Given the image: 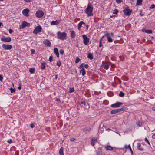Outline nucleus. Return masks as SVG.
I'll return each mask as SVG.
<instances>
[{
  "label": "nucleus",
  "instance_id": "obj_29",
  "mask_svg": "<svg viewBox=\"0 0 155 155\" xmlns=\"http://www.w3.org/2000/svg\"><path fill=\"white\" fill-rule=\"evenodd\" d=\"M136 125L137 126L141 127L142 125V123L141 121H139L137 123Z\"/></svg>",
  "mask_w": 155,
  "mask_h": 155
},
{
  "label": "nucleus",
  "instance_id": "obj_48",
  "mask_svg": "<svg viewBox=\"0 0 155 155\" xmlns=\"http://www.w3.org/2000/svg\"><path fill=\"white\" fill-rule=\"evenodd\" d=\"M102 42H101V41H99V47H102Z\"/></svg>",
  "mask_w": 155,
  "mask_h": 155
},
{
  "label": "nucleus",
  "instance_id": "obj_34",
  "mask_svg": "<svg viewBox=\"0 0 155 155\" xmlns=\"http://www.w3.org/2000/svg\"><path fill=\"white\" fill-rule=\"evenodd\" d=\"M74 87L70 88L69 89V93H72L74 91Z\"/></svg>",
  "mask_w": 155,
  "mask_h": 155
},
{
  "label": "nucleus",
  "instance_id": "obj_45",
  "mask_svg": "<svg viewBox=\"0 0 155 155\" xmlns=\"http://www.w3.org/2000/svg\"><path fill=\"white\" fill-rule=\"evenodd\" d=\"M8 142L9 143H12V140L11 139H9L8 140Z\"/></svg>",
  "mask_w": 155,
  "mask_h": 155
},
{
  "label": "nucleus",
  "instance_id": "obj_24",
  "mask_svg": "<svg viewBox=\"0 0 155 155\" xmlns=\"http://www.w3.org/2000/svg\"><path fill=\"white\" fill-rule=\"evenodd\" d=\"M142 31L148 34H151L152 33V31L150 30H142Z\"/></svg>",
  "mask_w": 155,
  "mask_h": 155
},
{
  "label": "nucleus",
  "instance_id": "obj_18",
  "mask_svg": "<svg viewBox=\"0 0 155 155\" xmlns=\"http://www.w3.org/2000/svg\"><path fill=\"white\" fill-rule=\"evenodd\" d=\"M29 25L30 24L28 23L27 22L24 21L22 22L21 25L22 28H24L26 26H29Z\"/></svg>",
  "mask_w": 155,
  "mask_h": 155
},
{
  "label": "nucleus",
  "instance_id": "obj_15",
  "mask_svg": "<svg viewBox=\"0 0 155 155\" xmlns=\"http://www.w3.org/2000/svg\"><path fill=\"white\" fill-rule=\"evenodd\" d=\"M61 20H57L55 21H52L51 22V25H58L61 21Z\"/></svg>",
  "mask_w": 155,
  "mask_h": 155
},
{
  "label": "nucleus",
  "instance_id": "obj_59",
  "mask_svg": "<svg viewBox=\"0 0 155 155\" xmlns=\"http://www.w3.org/2000/svg\"><path fill=\"white\" fill-rule=\"evenodd\" d=\"M152 109L154 111H155V107H153L152 108Z\"/></svg>",
  "mask_w": 155,
  "mask_h": 155
},
{
  "label": "nucleus",
  "instance_id": "obj_10",
  "mask_svg": "<svg viewBox=\"0 0 155 155\" xmlns=\"http://www.w3.org/2000/svg\"><path fill=\"white\" fill-rule=\"evenodd\" d=\"M44 15V12L41 10L37 11L35 13V15L38 18H41Z\"/></svg>",
  "mask_w": 155,
  "mask_h": 155
},
{
  "label": "nucleus",
  "instance_id": "obj_64",
  "mask_svg": "<svg viewBox=\"0 0 155 155\" xmlns=\"http://www.w3.org/2000/svg\"><path fill=\"white\" fill-rule=\"evenodd\" d=\"M103 41V39L102 38H101L100 40V41H101V42H102Z\"/></svg>",
  "mask_w": 155,
  "mask_h": 155
},
{
  "label": "nucleus",
  "instance_id": "obj_5",
  "mask_svg": "<svg viewBox=\"0 0 155 155\" xmlns=\"http://www.w3.org/2000/svg\"><path fill=\"white\" fill-rule=\"evenodd\" d=\"M83 38V43L85 45H87L89 42L90 39L88 38L87 36L85 35H82Z\"/></svg>",
  "mask_w": 155,
  "mask_h": 155
},
{
  "label": "nucleus",
  "instance_id": "obj_23",
  "mask_svg": "<svg viewBox=\"0 0 155 155\" xmlns=\"http://www.w3.org/2000/svg\"><path fill=\"white\" fill-rule=\"evenodd\" d=\"M97 142V139L96 138H93L92 140L91 144L92 145L94 146L95 143Z\"/></svg>",
  "mask_w": 155,
  "mask_h": 155
},
{
  "label": "nucleus",
  "instance_id": "obj_19",
  "mask_svg": "<svg viewBox=\"0 0 155 155\" xmlns=\"http://www.w3.org/2000/svg\"><path fill=\"white\" fill-rule=\"evenodd\" d=\"M70 36L71 38L73 39L75 37V33L74 31H70Z\"/></svg>",
  "mask_w": 155,
  "mask_h": 155
},
{
  "label": "nucleus",
  "instance_id": "obj_14",
  "mask_svg": "<svg viewBox=\"0 0 155 155\" xmlns=\"http://www.w3.org/2000/svg\"><path fill=\"white\" fill-rule=\"evenodd\" d=\"M122 104V103L121 102H117L111 105V107L113 108H116L119 107Z\"/></svg>",
  "mask_w": 155,
  "mask_h": 155
},
{
  "label": "nucleus",
  "instance_id": "obj_35",
  "mask_svg": "<svg viewBox=\"0 0 155 155\" xmlns=\"http://www.w3.org/2000/svg\"><path fill=\"white\" fill-rule=\"evenodd\" d=\"M115 1L117 4H120L123 2V0H115Z\"/></svg>",
  "mask_w": 155,
  "mask_h": 155
},
{
  "label": "nucleus",
  "instance_id": "obj_16",
  "mask_svg": "<svg viewBox=\"0 0 155 155\" xmlns=\"http://www.w3.org/2000/svg\"><path fill=\"white\" fill-rule=\"evenodd\" d=\"M83 24L85 25V23L83 22V21H81L78 25V28L79 30H80L81 27L82 25Z\"/></svg>",
  "mask_w": 155,
  "mask_h": 155
},
{
  "label": "nucleus",
  "instance_id": "obj_61",
  "mask_svg": "<svg viewBox=\"0 0 155 155\" xmlns=\"http://www.w3.org/2000/svg\"><path fill=\"white\" fill-rule=\"evenodd\" d=\"M74 140V138H72L71 139V141H73Z\"/></svg>",
  "mask_w": 155,
  "mask_h": 155
},
{
  "label": "nucleus",
  "instance_id": "obj_60",
  "mask_svg": "<svg viewBox=\"0 0 155 155\" xmlns=\"http://www.w3.org/2000/svg\"><path fill=\"white\" fill-rule=\"evenodd\" d=\"M18 88L19 90H20L21 89V86L20 85L18 87Z\"/></svg>",
  "mask_w": 155,
  "mask_h": 155
},
{
  "label": "nucleus",
  "instance_id": "obj_32",
  "mask_svg": "<svg viewBox=\"0 0 155 155\" xmlns=\"http://www.w3.org/2000/svg\"><path fill=\"white\" fill-rule=\"evenodd\" d=\"M124 95V94L121 91L119 94V96L120 97H123Z\"/></svg>",
  "mask_w": 155,
  "mask_h": 155
},
{
  "label": "nucleus",
  "instance_id": "obj_9",
  "mask_svg": "<svg viewBox=\"0 0 155 155\" xmlns=\"http://www.w3.org/2000/svg\"><path fill=\"white\" fill-rule=\"evenodd\" d=\"M2 46L5 50H10L12 48V46L11 45L3 44Z\"/></svg>",
  "mask_w": 155,
  "mask_h": 155
},
{
  "label": "nucleus",
  "instance_id": "obj_27",
  "mask_svg": "<svg viewBox=\"0 0 155 155\" xmlns=\"http://www.w3.org/2000/svg\"><path fill=\"white\" fill-rule=\"evenodd\" d=\"M59 153L60 155H64V152H63V149L61 148L59 151Z\"/></svg>",
  "mask_w": 155,
  "mask_h": 155
},
{
  "label": "nucleus",
  "instance_id": "obj_37",
  "mask_svg": "<svg viewBox=\"0 0 155 155\" xmlns=\"http://www.w3.org/2000/svg\"><path fill=\"white\" fill-rule=\"evenodd\" d=\"M30 51L31 54H35V50L34 49H31Z\"/></svg>",
  "mask_w": 155,
  "mask_h": 155
},
{
  "label": "nucleus",
  "instance_id": "obj_44",
  "mask_svg": "<svg viewBox=\"0 0 155 155\" xmlns=\"http://www.w3.org/2000/svg\"><path fill=\"white\" fill-rule=\"evenodd\" d=\"M10 34H11L13 31V30L11 29H10L8 30Z\"/></svg>",
  "mask_w": 155,
  "mask_h": 155
},
{
  "label": "nucleus",
  "instance_id": "obj_8",
  "mask_svg": "<svg viewBox=\"0 0 155 155\" xmlns=\"http://www.w3.org/2000/svg\"><path fill=\"white\" fill-rule=\"evenodd\" d=\"M42 30L41 27L39 26L36 27L34 29L33 33L35 34H37L38 33L41 32Z\"/></svg>",
  "mask_w": 155,
  "mask_h": 155
},
{
  "label": "nucleus",
  "instance_id": "obj_11",
  "mask_svg": "<svg viewBox=\"0 0 155 155\" xmlns=\"http://www.w3.org/2000/svg\"><path fill=\"white\" fill-rule=\"evenodd\" d=\"M29 10L28 8L25 9L22 11L23 14L26 17H28L29 16Z\"/></svg>",
  "mask_w": 155,
  "mask_h": 155
},
{
  "label": "nucleus",
  "instance_id": "obj_52",
  "mask_svg": "<svg viewBox=\"0 0 155 155\" xmlns=\"http://www.w3.org/2000/svg\"><path fill=\"white\" fill-rule=\"evenodd\" d=\"M109 65L110 64L111 65V66L112 67H113V65H114V64H112L111 63H110V62H109Z\"/></svg>",
  "mask_w": 155,
  "mask_h": 155
},
{
  "label": "nucleus",
  "instance_id": "obj_39",
  "mask_svg": "<svg viewBox=\"0 0 155 155\" xmlns=\"http://www.w3.org/2000/svg\"><path fill=\"white\" fill-rule=\"evenodd\" d=\"M53 57L52 56H50L49 57L48 61L50 62H52L53 61Z\"/></svg>",
  "mask_w": 155,
  "mask_h": 155
},
{
  "label": "nucleus",
  "instance_id": "obj_40",
  "mask_svg": "<svg viewBox=\"0 0 155 155\" xmlns=\"http://www.w3.org/2000/svg\"><path fill=\"white\" fill-rule=\"evenodd\" d=\"M124 147L126 149L129 148L130 147V144H129L128 145H125L124 146Z\"/></svg>",
  "mask_w": 155,
  "mask_h": 155
},
{
  "label": "nucleus",
  "instance_id": "obj_57",
  "mask_svg": "<svg viewBox=\"0 0 155 155\" xmlns=\"http://www.w3.org/2000/svg\"><path fill=\"white\" fill-rule=\"evenodd\" d=\"M101 151H100V152L98 153V152H97V155H100V152H101Z\"/></svg>",
  "mask_w": 155,
  "mask_h": 155
},
{
  "label": "nucleus",
  "instance_id": "obj_54",
  "mask_svg": "<svg viewBox=\"0 0 155 155\" xmlns=\"http://www.w3.org/2000/svg\"><path fill=\"white\" fill-rule=\"evenodd\" d=\"M129 149L130 150L131 153H132V154H133V152L132 150V149H131V147L130 148H129Z\"/></svg>",
  "mask_w": 155,
  "mask_h": 155
},
{
  "label": "nucleus",
  "instance_id": "obj_26",
  "mask_svg": "<svg viewBox=\"0 0 155 155\" xmlns=\"http://www.w3.org/2000/svg\"><path fill=\"white\" fill-rule=\"evenodd\" d=\"M142 0H137L136 5H142Z\"/></svg>",
  "mask_w": 155,
  "mask_h": 155
},
{
  "label": "nucleus",
  "instance_id": "obj_6",
  "mask_svg": "<svg viewBox=\"0 0 155 155\" xmlns=\"http://www.w3.org/2000/svg\"><path fill=\"white\" fill-rule=\"evenodd\" d=\"M101 66L106 70H107L109 68V63L103 61L102 62V64L101 65Z\"/></svg>",
  "mask_w": 155,
  "mask_h": 155
},
{
  "label": "nucleus",
  "instance_id": "obj_21",
  "mask_svg": "<svg viewBox=\"0 0 155 155\" xmlns=\"http://www.w3.org/2000/svg\"><path fill=\"white\" fill-rule=\"evenodd\" d=\"M46 63L44 62L41 63V68L42 69H44L45 68Z\"/></svg>",
  "mask_w": 155,
  "mask_h": 155
},
{
  "label": "nucleus",
  "instance_id": "obj_41",
  "mask_svg": "<svg viewBox=\"0 0 155 155\" xmlns=\"http://www.w3.org/2000/svg\"><path fill=\"white\" fill-rule=\"evenodd\" d=\"M155 8V5L153 4L151 5L150 8V9H153Z\"/></svg>",
  "mask_w": 155,
  "mask_h": 155
},
{
  "label": "nucleus",
  "instance_id": "obj_20",
  "mask_svg": "<svg viewBox=\"0 0 155 155\" xmlns=\"http://www.w3.org/2000/svg\"><path fill=\"white\" fill-rule=\"evenodd\" d=\"M105 149L111 151L113 149V147L110 145H107L105 147Z\"/></svg>",
  "mask_w": 155,
  "mask_h": 155
},
{
  "label": "nucleus",
  "instance_id": "obj_2",
  "mask_svg": "<svg viewBox=\"0 0 155 155\" xmlns=\"http://www.w3.org/2000/svg\"><path fill=\"white\" fill-rule=\"evenodd\" d=\"M57 38L62 40H64L66 39L67 34L65 32H61L58 31L57 33Z\"/></svg>",
  "mask_w": 155,
  "mask_h": 155
},
{
  "label": "nucleus",
  "instance_id": "obj_31",
  "mask_svg": "<svg viewBox=\"0 0 155 155\" xmlns=\"http://www.w3.org/2000/svg\"><path fill=\"white\" fill-rule=\"evenodd\" d=\"M81 61L80 59L78 57H77L76 58V60L75 61V62L76 63H78L79 62H80Z\"/></svg>",
  "mask_w": 155,
  "mask_h": 155
},
{
  "label": "nucleus",
  "instance_id": "obj_3",
  "mask_svg": "<svg viewBox=\"0 0 155 155\" xmlns=\"http://www.w3.org/2000/svg\"><path fill=\"white\" fill-rule=\"evenodd\" d=\"M105 36L107 37L108 42H113V40L110 37H113L114 34L113 33H107L105 34Z\"/></svg>",
  "mask_w": 155,
  "mask_h": 155
},
{
  "label": "nucleus",
  "instance_id": "obj_51",
  "mask_svg": "<svg viewBox=\"0 0 155 155\" xmlns=\"http://www.w3.org/2000/svg\"><path fill=\"white\" fill-rule=\"evenodd\" d=\"M152 138L153 139H155V133L152 135Z\"/></svg>",
  "mask_w": 155,
  "mask_h": 155
},
{
  "label": "nucleus",
  "instance_id": "obj_58",
  "mask_svg": "<svg viewBox=\"0 0 155 155\" xmlns=\"http://www.w3.org/2000/svg\"><path fill=\"white\" fill-rule=\"evenodd\" d=\"M51 36H54L55 35L53 33H51Z\"/></svg>",
  "mask_w": 155,
  "mask_h": 155
},
{
  "label": "nucleus",
  "instance_id": "obj_25",
  "mask_svg": "<svg viewBox=\"0 0 155 155\" xmlns=\"http://www.w3.org/2000/svg\"><path fill=\"white\" fill-rule=\"evenodd\" d=\"M80 73L82 74V75H84L86 73L85 70L84 68H83L81 70Z\"/></svg>",
  "mask_w": 155,
  "mask_h": 155
},
{
  "label": "nucleus",
  "instance_id": "obj_49",
  "mask_svg": "<svg viewBox=\"0 0 155 155\" xmlns=\"http://www.w3.org/2000/svg\"><path fill=\"white\" fill-rule=\"evenodd\" d=\"M25 2H30L31 1V0H24Z\"/></svg>",
  "mask_w": 155,
  "mask_h": 155
},
{
  "label": "nucleus",
  "instance_id": "obj_4",
  "mask_svg": "<svg viewBox=\"0 0 155 155\" xmlns=\"http://www.w3.org/2000/svg\"><path fill=\"white\" fill-rule=\"evenodd\" d=\"M128 109L127 107L121 108L120 109H118L113 110L111 111V114H114L120 112L121 111H126Z\"/></svg>",
  "mask_w": 155,
  "mask_h": 155
},
{
  "label": "nucleus",
  "instance_id": "obj_13",
  "mask_svg": "<svg viewBox=\"0 0 155 155\" xmlns=\"http://www.w3.org/2000/svg\"><path fill=\"white\" fill-rule=\"evenodd\" d=\"M43 43L45 45L48 47H50L51 46V42L47 39H45L43 41Z\"/></svg>",
  "mask_w": 155,
  "mask_h": 155
},
{
  "label": "nucleus",
  "instance_id": "obj_33",
  "mask_svg": "<svg viewBox=\"0 0 155 155\" xmlns=\"http://www.w3.org/2000/svg\"><path fill=\"white\" fill-rule=\"evenodd\" d=\"M59 52H60V54H61L62 55H63V54L64 53V51L62 49H60L59 51Z\"/></svg>",
  "mask_w": 155,
  "mask_h": 155
},
{
  "label": "nucleus",
  "instance_id": "obj_22",
  "mask_svg": "<svg viewBox=\"0 0 155 155\" xmlns=\"http://www.w3.org/2000/svg\"><path fill=\"white\" fill-rule=\"evenodd\" d=\"M137 147L138 149L140 151L143 150V148L141 146V144L140 143H138L137 144Z\"/></svg>",
  "mask_w": 155,
  "mask_h": 155
},
{
  "label": "nucleus",
  "instance_id": "obj_63",
  "mask_svg": "<svg viewBox=\"0 0 155 155\" xmlns=\"http://www.w3.org/2000/svg\"><path fill=\"white\" fill-rule=\"evenodd\" d=\"M140 15L141 16H143V15H144L143 14H142V13H140Z\"/></svg>",
  "mask_w": 155,
  "mask_h": 155
},
{
  "label": "nucleus",
  "instance_id": "obj_55",
  "mask_svg": "<svg viewBox=\"0 0 155 155\" xmlns=\"http://www.w3.org/2000/svg\"><path fill=\"white\" fill-rule=\"evenodd\" d=\"M129 149L130 150L131 153H132V154H133V152L132 150V149H131V147L130 148H129Z\"/></svg>",
  "mask_w": 155,
  "mask_h": 155
},
{
  "label": "nucleus",
  "instance_id": "obj_1",
  "mask_svg": "<svg viewBox=\"0 0 155 155\" xmlns=\"http://www.w3.org/2000/svg\"><path fill=\"white\" fill-rule=\"evenodd\" d=\"M93 8L92 5L89 2L87 5L86 8L84 10L85 13L88 17L93 15Z\"/></svg>",
  "mask_w": 155,
  "mask_h": 155
},
{
  "label": "nucleus",
  "instance_id": "obj_56",
  "mask_svg": "<svg viewBox=\"0 0 155 155\" xmlns=\"http://www.w3.org/2000/svg\"><path fill=\"white\" fill-rule=\"evenodd\" d=\"M86 29L87 30H88L89 25H86Z\"/></svg>",
  "mask_w": 155,
  "mask_h": 155
},
{
  "label": "nucleus",
  "instance_id": "obj_30",
  "mask_svg": "<svg viewBox=\"0 0 155 155\" xmlns=\"http://www.w3.org/2000/svg\"><path fill=\"white\" fill-rule=\"evenodd\" d=\"M35 70V69L34 68H30L29 69V71L32 74H33L34 73Z\"/></svg>",
  "mask_w": 155,
  "mask_h": 155
},
{
  "label": "nucleus",
  "instance_id": "obj_17",
  "mask_svg": "<svg viewBox=\"0 0 155 155\" xmlns=\"http://www.w3.org/2000/svg\"><path fill=\"white\" fill-rule=\"evenodd\" d=\"M54 52L56 55L57 58L59 57V55L58 52V49L57 48H55L54 49Z\"/></svg>",
  "mask_w": 155,
  "mask_h": 155
},
{
  "label": "nucleus",
  "instance_id": "obj_50",
  "mask_svg": "<svg viewBox=\"0 0 155 155\" xmlns=\"http://www.w3.org/2000/svg\"><path fill=\"white\" fill-rule=\"evenodd\" d=\"M55 100H56V101H57V102H59V101H60V99L59 98H56Z\"/></svg>",
  "mask_w": 155,
  "mask_h": 155
},
{
  "label": "nucleus",
  "instance_id": "obj_62",
  "mask_svg": "<svg viewBox=\"0 0 155 155\" xmlns=\"http://www.w3.org/2000/svg\"><path fill=\"white\" fill-rule=\"evenodd\" d=\"M3 25V24L0 22V27H1V26H2Z\"/></svg>",
  "mask_w": 155,
  "mask_h": 155
},
{
  "label": "nucleus",
  "instance_id": "obj_12",
  "mask_svg": "<svg viewBox=\"0 0 155 155\" xmlns=\"http://www.w3.org/2000/svg\"><path fill=\"white\" fill-rule=\"evenodd\" d=\"M124 14L127 16H129L130 15L132 12V10H130L128 9H125L124 10Z\"/></svg>",
  "mask_w": 155,
  "mask_h": 155
},
{
  "label": "nucleus",
  "instance_id": "obj_7",
  "mask_svg": "<svg viewBox=\"0 0 155 155\" xmlns=\"http://www.w3.org/2000/svg\"><path fill=\"white\" fill-rule=\"evenodd\" d=\"M1 40L2 41L5 42H8L11 41V38L10 37H5L4 36H3L1 38Z\"/></svg>",
  "mask_w": 155,
  "mask_h": 155
},
{
  "label": "nucleus",
  "instance_id": "obj_43",
  "mask_svg": "<svg viewBox=\"0 0 155 155\" xmlns=\"http://www.w3.org/2000/svg\"><path fill=\"white\" fill-rule=\"evenodd\" d=\"M84 66V63H82L81 64V65L80 66L79 68H83V67Z\"/></svg>",
  "mask_w": 155,
  "mask_h": 155
},
{
  "label": "nucleus",
  "instance_id": "obj_38",
  "mask_svg": "<svg viewBox=\"0 0 155 155\" xmlns=\"http://www.w3.org/2000/svg\"><path fill=\"white\" fill-rule=\"evenodd\" d=\"M10 91L11 93H13L15 92V89H13L12 88H11L10 89Z\"/></svg>",
  "mask_w": 155,
  "mask_h": 155
},
{
  "label": "nucleus",
  "instance_id": "obj_53",
  "mask_svg": "<svg viewBox=\"0 0 155 155\" xmlns=\"http://www.w3.org/2000/svg\"><path fill=\"white\" fill-rule=\"evenodd\" d=\"M31 127L32 128H33V127H34V124H31Z\"/></svg>",
  "mask_w": 155,
  "mask_h": 155
},
{
  "label": "nucleus",
  "instance_id": "obj_36",
  "mask_svg": "<svg viewBox=\"0 0 155 155\" xmlns=\"http://www.w3.org/2000/svg\"><path fill=\"white\" fill-rule=\"evenodd\" d=\"M118 12V11L117 9H115L113 11V14H117Z\"/></svg>",
  "mask_w": 155,
  "mask_h": 155
},
{
  "label": "nucleus",
  "instance_id": "obj_46",
  "mask_svg": "<svg viewBox=\"0 0 155 155\" xmlns=\"http://www.w3.org/2000/svg\"><path fill=\"white\" fill-rule=\"evenodd\" d=\"M88 65L87 64H86L84 65V68L86 69L88 67Z\"/></svg>",
  "mask_w": 155,
  "mask_h": 155
},
{
  "label": "nucleus",
  "instance_id": "obj_47",
  "mask_svg": "<svg viewBox=\"0 0 155 155\" xmlns=\"http://www.w3.org/2000/svg\"><path fill=\"white\" fill-rule=\"evenodd\" d=\"M145 141L147 142L148 143L150 144V142L147 139V138H145Z\"/></svg>",
  "mask_w": 155,
  "mask_h": 155
},
{
  "label": "nucleus",
  "instance_id": "obj_28",
  "mask_svg": "<svg viewBox=\"0 0 155 155\" xmlns=\"http://www.w3.org/2000/svg\"><path fill=\"white\" fill-rule=\"evenodd\" d=\"M87 57L91 60H92L93 58V56L91 53H89Z\"/></svg>",
  "mask_w": 155,
  "mask_h": 155
},
{
  "label": "nucleus",
  "instance_id": "obj_42",
  "mask_svg": "<svg viewBox=\"0 0 155 155\" xmlns=\"http://www.w3.org/2000/svg\"><path fill=\"white\" fill-rule=\"evenodd\" d=\"M61 62L60 61L57 63V65L59 67H60L61 66Z\"/></svg>",
  "mask_w": 155,
  "mask_h": 155
}]
</instances>
